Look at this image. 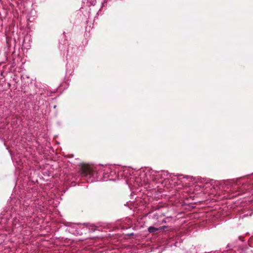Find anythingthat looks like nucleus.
<instances>
[{
  "instance_id": "nucleus-1",
  "label": "nucleus",
  "mask_w": 253,
  "mask_h": 253,
  "mask_svg": "<svg viewBox=\"0 0 253 253\" xmlns=\"http://www.w3.org/2000/svg\"><path fill=\"white\" fill-rule=\"evenodd\" d=\"M82 176L87 179H91L93 175V170L88 165L84 164L82 166Z\"/></svg>"
},
{
  "instance_id": "nucleus-2",
  "label": "nucleus",
  "mask_w": 253,
  "mask_h": 253,
  "mask_svg": "<svg viewBox=\"0 0 253 253\" xmlns=\"http://www.w3.org/2000/svg\"><path fill=\"white\" fill-rule=\"evenodd\" d=\"M166 228V226H163L159 228H156L153 226H150L148 228V231L149 232L153 233H155V232L158 231L163 230Z\"/></svg>"
},
{
  "instance_id": "nucleus-3",
  "label": "nucleus",
  "mask_w": 253,
  "mask_h": 253,
  "mask_svg": "<svg viewBox=\"0 0 253 253\" xmlns=\"http://www.w3.org/2000/svg\"><path fill=\"white\" fill-rule=\"evenodd\" d=\"M106 2L105 1H103V2L102 3V7L101 8L99 9V10L97 12V14H99V13H101V9L102 8L103 5H104V4Z\"/></svg>"
},
{
  "instance_id": "nucleus-4",
  "label": "nucleus",
  "mask_w": 253,
  "mask_h": 253,
  "mask_svg": "<svg viewBox=\"0 0 253 253\" xmlns=\"http://www.w3.org/2000/svg\"><path fill=\"white\" fill-rule=\"evenodd\" d=\"M94 181V180L93 179H90V182H93Z\"/></svg>"
}]
</instances>
